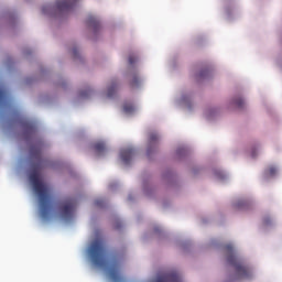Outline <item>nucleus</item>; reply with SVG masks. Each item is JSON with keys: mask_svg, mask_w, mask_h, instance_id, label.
<instances>
[{"mask_svg": "<svg viewBox=\"0 0 282 282\" xmlns=\"http://www.w3.org/2000/svg\"><path fill=\"white\" fill-rule=\"evenodd\" d=\"M42 149L43 144L41 143L32 145L30 149V158L33 164L32 171L29 174V180L33 184L34 192L40 199L41 217H43V219H47V217H50V213H52V208H54V197L52 196V188L41 182L39 174L43 164Z\"/></svg>", "mask_w": 282, "mask_h": 282, "instance_id": "1", "label": "nucleus"}, {"mask_svg": "<svg viewBox=\"0 0 282 282\" xmlns=\"http://www.w3.org/2000/svg\"><path fill=\"white\" fill-rule=\"evenodd\" d=\"M88 254L96 268H108V274L111 281H122V276L120 275V263L113 261L111 265H109V256L107 254V248L105 247L102 239L97 238L90 243L88 247Z\"/></svg>", "mask_w": 282, "mask_h": 282, "instance_id": "2", "label": "nucleus"}, {"mask_svg": "<svg viewBox=\"0 0 282 282\" xmlns=\"http://www.w3.org/2000/svg\"><path fill=\"white\" fill-rule=\"evenodd\" d=\"M225 251L228 254V264L235 268L238 276L240 279H250V276H252V271H250V268L243 265V262H241V260L237 259V256H235V248L232 247V245L225 246Z\"/></svg>", "mask_w": 282, "mask_h": 282, "instance_id": "3", "label": "nucleus"}, {"mask_svg": "<svg viewBox=\"0 0 282 282\" xmlns=\"http://www.w3.org/2000/svg\"><path fill=\"white\" fill-rule=\"evenodd\" d=\"M74 210H76V200L68 199L61 208V216L63 219L69 220L74 217Z\"/></svg>", "mask_w": 282, "mask_h": 282, "instance_id": "4", "label": "nucleus"}, {"mask_svg": "<svg viewBox=\"0 0 282 282\" xmlns=\"http://www.w3.org/2000/svg\"><path fill=\"white\" fill-rule=\"evenodd\" d=\"M160 140V137L155 133H151L149 138V147L147 150L148 158H151V153L158 149V142Z\"/></svg>", "mask_w": 282, "mask_h": 282, "instance_id": "5", "label": "nucleus"}, {"mask_svg": "<svg viewBox=\"0 0 282 282\" xmlns=\"http://www.w3.org/2000/svg\"><path fill=\"white\" fill-rule=\"evenodd\" d=\"M134 150L133 148L123 149L120 152V158L123 164L129 165L131 164V158H133Z\"/></svg>", "mask_w": 282, "mask_h": 282, "instance_id": "6", "label": "nucleus"}, {"mask_svg": "<svg viewBox=\"0 0 282 282\" xmlns=\"http://www.w3.org/2000/svg\"><path fill=\"white\" fill-rule=\"evenodd\" d=\"M88 28H91L94 30L95 34L96 32H100V21L96 19L94 15H89L86 21Z\"/></svg>", "mask_w": 282, "mask_h": 282, "instance_id": "7", "label": "nucleus"}, {"mask_svg": "<svg viewBox=\"0 0 282 282\" xmlns=\"http://www.w3.org/2000/svg\"><path fill=\"white\" fill-rule=\"evenodd\" d=\"M74 8V3L69 0L58 1L57 2V9H59L61 12H67Z\"/></svg>", "mask_w": 282, "mask_h": 282, "instance_id": "8", "label": "nucleus"}, {"mask_svg": "<svg viewBox=\"0 0 282 282\" xmlns=\"http://www.w3.org/2000/svg\"><path fill=\"white\" fill-rule=\"evenodd\" d=\"M10 102V97L6 89L0 88V107H8Z\"/></svg>", "mask_w": 282, "mask_h": 282, "instance_id": "9", "label": "nucleus"}, {"mask_svg": "<svg viewBox=\"0 0 282 282\" xmlns=\"http://www.w3.org/2000/svg\"><path fill=\"white\" fill-rule=\"evenodd\" d=\"M116 91H118V82L112 80L108 86L107 98H113L116 96Z\"/></svg>", "mask_w": 282, "mask_h": 282, "instance_id": "10", "label": "nucleus"}, {"mask_svg": "<svg viewBox=\"0 0 282 282\" xmlns=\"http://www.w3.org/2000/svg\"><path fill=\"white\" fill-rule=\"evenodd\" d=\"M94 149H95V153H97V155H104L105 151H107V145L105 144V142L99 141L94 144Z\"/></svg>", "mask_w": 282, "mask_h": 282, "instance_id": "11", "label": "nucleus"}, {"mask_svg": "<svg viewBox=\"0 0 282 282\" xmlns=\"http://www.w3.org/2000/svg\"><path fill=\"white\" fill-rule=\"evenodd\" d=\"M130 87L135 88V87H140V77L138 75H132L131 79H130Z\"/></svg>", "mask_w": 282, "mask_h": 282, "instance_id": "12", "label": "nucleus"}, {"mask_svg": "<svg viewBox=\"0 0 282 282\" xmlns=\"http://www.w3.org/2000/svg\"><path fill=\"white\" fill-rule=\"evenodd\" d=\"M133 111H135V107L133 106V104H129V102L123 104L124 113H133Z\"/></svg>", "mask_w": 282, "mask_h": 282, "instance_id": "13", "label": "nucleus"}, {"mask_svg": "<svg viewBox=\"0 0 282 282\" xmlns=\"http://www.w3.org/2000/svg\"><path fill=\"white\" fill-rule=\"evenodd\" d=\"M234 105L238 107V109H243L246 101L241 97H238L234 100Z\"/></svg>", "mask_w": 282, "mask_h": 282, "instance_id": "14", "label": "nucleus"}, {"mask_svg": "<svg viewBox=\"0 0 282 282\" xmlns=\"http://www.w3.org/2000/svg\"><path fill=\"white\" fill-rule=\"evenodd\" d=\"M264 173H265L267 177H272V176L276 175V167L270 166L269 169L265 170Z\"/></svg>", "mask_w": 282, "mask_h": 282, "instance_id": "15", "label": "nucleus"}, {"mask_svg": "<svg viewBox=\"0 0 282 282\" xmlns=\"http://www.w3.org/2000/svg\"><path fill=\"white\" fill-rule=\"evenodd\" d=\"M169 281L170 282H180V276H177V274H171V275H169Z\"/></svg>", "mask_w": 282, "mask_h": 282, "instance_id": "16", "label": "nucleus"}, {"mask_svg": "<svg viewBox=\"0 0 282 282\" xmlns=\"http://www.w3.org/2000/svg\"><path fill=\"white\" fill-rule=\"evenodd\" d=\"M208 76V69H204L199 73L198 78H206Z\"/></svg>", "mask_w": 282, "mask_h": 282, "instance_id": "17", "label": "nucleus"}, {"mask_svg": "<svg viewBox=\"0 0 282 282\" xmlns=\"http://www.w3.org/2000/svg\"><path fill=\"white\" fill-rule=\"evenodd\" d=\"M128 61H129V65H133V63H135L138 61V58H135V56L131 55V56H129Z\"/></svg>", "mask_w": 282, "mask_h": 282, "instance_id": "18", "label": "nucleus"}, {"mask_svg": "<svg viewBox=\"0 0 282 282\" xmlns=\"http://www.w3.org/2000/svg\"><path fill=\"white\" fill-rule=\"evenodd\" d=\"M72 54H73L74 58H78V48H76V47L73 48Z\"/></svg>", "mask_w": 282, "mask_h": 282, "instance_id": "19", "label": "nucleus"}, {"mask_svg": "<svg viewBox=\"0 0 282 282\" xmlns=\"http://www.w3.org/2000/svg\"><path fill=\"white\" fill-rule=\"evenodd\" d=\"M29 130H30L31 133H34L36 131V128H34V126H30Z\"/></svg>", "mask_w": 282, "mask_h": 282, "instance_id": "20", "label": "nucleus"}, {"mask_svg": "<svg viewBox=\"0 0 282 282\" xmlns=\"http://www.w3.org/2000/svg\"><path fill=\"white\" fill-rule=\"evenodd\" d=\"M96 205H97V206H100V200H97V202H96Z\"/></svg>", "mask_w": 282, "mask_h": 282, "instance_id": "21", "label": "nucleus"}, {"mask_svg": "<svg viewBox=\"0 0 282 282\" xmlns=\"http://www.w3.org/2000/svg\"><path fill=\"white\" fill-rule=\"evenodd\" d=\"M264 224H270V220H264Z\"/></svg>", "mask_w": 282, "mask_h": 282, "instance_id": "22", "label": "nucleus"}]
</instances>
